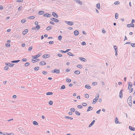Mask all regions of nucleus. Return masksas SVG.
Listing matches in <instances>:
<instances>
[{
    "mask_svg": "<svg viewBox=\"0 0 135 135\" xmlns=\"http://www.w3.org/2000/svg\"><path fill=\"white\" fill-rule=\"evenodd\" d=\"M52 73H56L57 74H59L60 73V71L59 70L56 69H55L54 70L52 71Z\"/></svg>",
    "mask_w": 135,
    "mask_h": 135,
    "instance_id": "1",
    "label": "nucleus"
},
{
    "mask_svg": "<svg viewBox=\"0 0 135 135\" xmlns=\"http://www.w3.org/2000/svg\"><path fill=\"white\" fill-rule=\"evenodd\" d=\"M51 20L53 21L56 22H58L59 21L57 19L54 18H51Z\"/></svg>",
    "mask_w": 135,
    "mask_h": 135,
    "instance_id": "2",
    "label": "nucleus"
},
{
    "mask_svg": "<svg viewBox=\"0 0 135 135\" xmlns=\"http://www.w3.org/2000/svg\"><path fill=\"white\" fill-rule=\"evenodd\" d=\"M65 22L67 23V24L70 26H72L73 25V22L71 21H66Z\"/></svg>",
    "mask_w": 135,
    "mask_h": 135,
    "instance_id": "3",
    "label": "nucleus"
},
{
    "mask_svg": "<svg viewBox=\"0 0 135 135\" xmlns=\"http://www.w3.org/2000/svg\"><path fill=\"white\" fill-rule=\"evenodd\" d=\"M41 55V54L40 53H39L35 56H32V57L34 58V59H35L37 58H38L40 57Z\"/></svg>",
    "mask_w": 135,
    "mask_h": 135,
    "instance_id": "4",
    "label": "nucleus"
},
{
    "mask_svg": "<svg viewBox=\"0 0 135 135\" xmlns=\"http://www.w3.org/2000/svg\"><path fill=\"white\" fill-rule=\"evenodd\" d=\"M43 16L44 17H50L51 16V14L48 13H46L44 14Z\"/></svg>",
    "mask_w": 135,
    "mask_h": 135,
    "instance_id": "5",
    "label": "nucleus"
},
{
    "mask_svg": "<svg viewBox=\"0 0 135 135\" xmlns=\"http://www.w3.org/2000/svg\"><path fill=\"white\" fill-rule=\"evenodd\" d=\"M5 64L7 66H8L9 67H11L13 66L14 64H11L10 63H5Z\"/></svg>",
    "mask_w": 135,
    "mask_h": 135,
    "instance_id": "6",
    "label": "nucleus"
},
{
    "mask_svg": "<svg viewBox=\"0 0 135 135\" xmlns=\"http://www.w3.org/2000/svg\"><path fill=\"white\" fill-rule=\"evenodd\" d=\"M118 119L117 117H116L115 118V122L116 124H120L121 123V122H119L118 121Z\"/></svg>",
    "mask_w": 135,
    "mask_h": 135,
    "instance_id": "7",
    "label": "nucleus"
},
{
    "mask_svg": "<svg viewBox=\"0 0 135 135\" xmlns=\"http://www.w3.org/2000/svg\"><path fill=\"white\" fill-rule=\"evenodd\" d=\"M127 26L128 27H134V25L133 24L131 23L130 24H128Z\"/></svg>",
    "mask_w": 135,
    "mask_h": 135,
    "instance_id": "8",
    "label": "nucleus"
},
{
    "mask_svg": "<svg viewBox=\"0 0 135 135\" xmlns=\"http://www.w3.org/2000/svg\"><path fill=\"white\" fill-rule=\"evenodd\" d=\"M52 15L53 16L56 18H58V15L55 12H53L52 13Z\"/></svg>",
    "mask_w": 135,
    "mask_h": 135,
    "instance_id": "9",
    "label": "nucleus"
},
{
    "mask_svg": "<svg viewBox=\"0 0 135 135\" xmlns=\"http://www.w3.org/2000/svg\"><path fill=\"white\" fill-rule=\"evenodd\" d=\"M128 89H129L130 88H131L132 86V83L131 82H129L128 83Z\"/></svg>",
    "mask_w": 135,
    "mask_h": 135,
    "instance_id": "10",
    "label": "nucleus"
},
{
    "mask_svg": "<svg viewBox=\"0 0 135 135\" xmlns=\"http://www.w3.org/2000/svg\"><path fill=\"white\" fill-rule=\"evenodd\" d=\"M74 33L75 35L78 36L79 34V32L78 31L75 30L74 32Z\"/></svg>",
    "mask_w": 135,
    "mask_h": 135,
    "instance_id": "11",
    "label": "nucleus"
},
{
    "mask_svg": "<svg viewBox=\"0 0 135 135\" xmlns=\"http://www.w3.org/2000/svg\"><path fill=\"white\" fill-rule=\"evenodd\" d=\"M79 59L81 61H82L84 62H86V60L84 58L82 57H80L79 58Z\"/></svg>",
    "mask_w": 135,
    "mask_h": 135,
    "instance_id": "12",
    "label": "nucleus"
},
{
    "mask_svg": "<svg viewBox=\"0 0 135 135\" xmlns=\"http://www.w3.org/2000/svg\"><path fill=\"white\" fill-rule=\"evenodd\" d=\"M28 32V30L27 29H26L24 31L22 32V33L23 35H25L26 33H27Z\"/></svg>",
    "mask_w": 135,
    "mask_h": 135,
    "instance_id": "13",
    "label": "nucleus"
},
{
    "mask_svg": "<svg viewBox=\"0 0 135 135\" xmlns=\"http://www.w3.org/2000/svg\"><path fill=\"white\" fill-rule=\"evenodd\" d=\"M46 64V62L44 61L41 62L40 63V65H44Z\"/></svg>",
    "mask_w": 135,
    "mask_h": 135,
    "instance_id": "14",
    "label": "nucleus"
},
{
    "mask_svg": "<svg viewBox=\"0 0 135 135\" xmlns=\"http://www.w3.org/2000/svg\"><path fill=\"white\" fill-rule=\"evenodd\" d=\"M50 56L48 54H45L43 56V57L44 58H46L49 57Z\"/></svg>",
    "mask_w": 135,
    "mask_h": 135,
    "instance_id": "15",
    "label": "nucleus"
},
{
    "mask_svg": "<svg viewBox=\"0 0 135 135\" xmlns=\"http://www.w3.org/2000/svg\"><path fill=\"white\" fill-rule=\"evenodd\" d=\"M74 1L78 4H80L81 5L82 4V2L79 0H74Z\"/></svg>",
    "mask_w": 135,
    "mask_h": 135,
    "instance_id": "16",
    "label": "nucleus"
},
{
    "mask_svg": "<svg viewBox=\"0 0 135 135\" xmlns=\"http://www.w3.org/2000/svg\"><path fill=\"white\" fill-rule=\"evenodd\" d=\"M127 102L128 103L129 102H132L131 101V96H129L127 99Z\"/></svg>",
    "mask_w": 135,
    "mask_h": 135,
    "instance_id": "17",
    "label": "nucleus"
},
{
    "mask_svg": "<svg viewBox=\"0 0 135 135\" xmlns=\"http://www.w3.org/2000/svg\"><path fill=\"white\" fill-rule=\"evenodd\" d=\"M95 122V120H93L89 125V127H91L94 124V123Z\"/></svg>",
    "mask_w": 135,
    "mask_h": 135,
    "instance_id": "18",
    "label": "nucleus"
},
{
    "mask_svg": "<svg viewBox=\"0 0 135 135\" xmlns=\"http://www.w3.org/2000/svg\"><path fill=\"white\" fill-rule=\"evenodd\" d=\"M129 129L131 131H135V128L131 126H129Z\"/></svg>",
    "mask_w": 135,
    "mask_h": 135,
    "instance_id": "19",
    "label": "nucleus"
},
{
    "mask_svg": "<svg viewBox=\"0 0 135 135\" xmlns=\"http://www.w3.org/2000/svg\"><path fill=\"white\" fill-rule=\"evenodd\" d=\"M85 87L86 88L88 89H90L91 88L90 86L89 85L87 84L85 85Z\"/></svg>",
    "mask_w": 135,
    "mask_h": 135,
    "instance_id": "20",
    "label": "nucleus"
},
{
    "mask_svg": "<svg viewBox=\"0 0 135 135\" xmlns=\"http://www.w3.org/2000/svg\"><path fill=\"white\" fill-rule=\"evenodd\" d=\"M20 61V60H16L12 61H11V62L13 63H18Z\"/></svg>",
    "mask_w": 135,
    "mask_h": 135,
    "instance_id": "21",
    "label": "nucleus"
},
{
    "mask_svg": "<svg viewBox=\"0 0 135 135\" xmlns=\"http://www.w3.org/2000/svg\"><path fill=\"white\" fill-rule=\"evenodd\" d=\"M96 7L98 9H100V4L99 3H97L96 5Z\"/></svg>",
    "mask_w": 135,
    "mask_h": 135,
    "instance_id": "22",
    "label": "nucleus"
},
{
    "mask_svg": "<svg viewBox=\"0 0 135 135\" xmlns=\"http://www.w3.org/2000/svg\"><path fill=\"white\" fill-rule=\"evenodd\" d=\"M98 100V99H96V98H95V99H94L93 100V104H95V103H96Z\"/></svg>",
    "mask_w": 135,
    "mask_h": 135,
    "instance_id": "23",
    "label": "nucleus"
},
{
    "mask_svg": "<svg viewBox=\"0 0 135 135\" xmlns=\"http://www.w3.org/2000/svg\"><path fill=\"white\" fill-rule=\"evenodd\" d=\"M93 109V108L91 107H89L88 108V109L87 110V112H89L90 110H91Z\"/></svg>",
    "mask_w": 135,
    "mask_h": 135,
    "instance_id": "24",
    "label": "nucleus"
},
{
    "mask_svg": "<svg viewBox=\"0 0 135 135\" xmlns=\"http://www.w3.org/2000/svg\"><path fill=\"white\" fill-rule=\"evenodd\" d=\"M65 118L66 119H70V120H72L73 119V118L69 116H65Z\"/></svg>",
    "mask_w": 135,
    "mask_h": 135,
    "instance_id": "25",
    "label": "nucleus"
},
{
    "mask_svg": "<svg viewBox=\"0 0 135 135\" xmlns=\"http://www.w3.org/2000/svg\"><path fill=\"white\" fill-rule=\"evenodd\" d=\"M44 11H40L38 12V14L39 15H42L44 13Z\"/></svg>",
    "mask_w": 135,
    "mask_h": 135,
    "instance_id": "26",
    "label": "nucleus"
},
{
    "mask_svg": "<svg viewBox=\"0 0 135 135\" xmlns=\"http://www.w3.org/2000/svg\"><path fill=\"white\" fill-rule=\"evenodd\" d=\"M33 123L34 125H37L38 124V123L35 121H33Z\"/></svg>",
    "mask_w": 135,
    "mask_h": 135,
    "instance_id": "27",
    "label": "nucleus"
},
{
    "mask_svg": "<svg viewBox=\"0 0 135 135\" xmlns=\"http://www.w3.org/2000/svg\"><path fill=\"white\" fill-rule=\"evenodd\" d=\"M67 54L68 55H69L70 56H74V55L72 54L71 53L68 52L67 53Z\"/></svg>",
    "mask_w": 135,
    "mask_h": 135,
    "instance_id": "28",
    "label": "nucleus"
},
{
    "mask_svg": "<svg viewBox=\"0 0 135 135\" xmlns=\"http://www.w3.org/2000/svg\"><path fill=\"white\" fill-rule=\"evenodd\" d=\"M76 67L78 68H82V65L80 64H79L77 65Z\"/></svg>",
    "mask_w": 135,
    "mask_h": 135,
    "instance_id": "29",
    "label": "nucleus"
},
{
    "mask_svg": "<svg viewBox=\"0 0 135 135\" xmlns=\"http://www.w3.org/2000/svg\"><path fill=\"white\" fill-rule=\"evenodd\" d=\"M53 94V93L52 92H48L46 93V94L47 95H52Z\"/></svg>",
    "mask_w": 135,
    "mask_h": 135,
    "instance_id": "30",
    "label": "nucleus"
},
{
    "mask_svg": "<svg viewBox=\"0 0 135 135\" xmlns=\"http://www.w3.org/2000/svg\"><path fill=\"white\" fill-rule=\"evenodd\" d=\"M35 18V17L33 16H31L28 17V18L30 19H33Z\"/></svg>",
    "mask_w": 135,
    "mask_h": 135,
    "instance_id": "31",
    "label": "nucleus"
},
{
    "mask_svg": "<svg viewBox=\"0 0 135 135\" xmlns=\"http://www.w3.org/2000/svg\"><path fill=\"white\" fill-rule=\"evenodd\" d=\"M74 73L77 74H79L80 73V71L79 70H76L75 71Z\"/></svg>",
    "mask_w": 135,
    "mask_h": 135,
    "instance_id": "32",
    "label": "nucleus"
},
{
    "mask_svg": "<svg viewBox=\"0 0 135 135\" xmlns=\"http://www.w3.org/2000/svg\"><path fill=\"white\" fill-rule=\"evenodd\" d=\"M75 113L76 115L78 116H79L80 115V113L77 111H75Z\"/></svg>",
    "mask_w": 135,
    "mask_h": 135,
    "instance_id": "33",
    "label": "nucleus"
},
{
    "mask_svg": "<svg viewBox=\"0 0 135 135\" xmlns=\"http://www.w3.org/2000/svg\"><path fill=\"white\" fill-rule=\"evenodd\" d=\"M25 134L26 135H30V133L28 131H25Z\"/></svg>",
    "mask_w": 135,
    "mask_h": 135,
    "instance_id": "34",
    "label": "nucleus"
},
{
    "mask_svg": "<svg viewBox=\"0 0 135 135\" xmlns=\"http://www.w3.org/2000/svg\"><path fill=\"white\" fill-rule=\"evenodd\" d=\"M51 26H49L46 28V29L47 30H49L51 28Z\"/></svg>",
    "mask_w": 135,
    "mask_h": 135,
    "instance_id": "35",
    "label": "nucleus"
},
{
    "mask_svg": "<svg viewBox=\"0 0 135 135\" xmlns=\"http://www.w3.org/2000/svg\"><path fill=\"white\" fill-rule=\"evenodd\" d=\"M116 47L117 46H114V47L115 52H117L118 51V48L117 47L115 48V47Z\"/></svg>",
    "mask_w": 135,
    "mask_h": 135,
    "instance_id": "36",
    "label": "nucleus"
},
{
    "mask_svg": "<svg viewBox=\"0 0 135 135\" xmlns=\"http://www.w3.org/2000/svg\"><path fill=\"white\" fill-rule=\"evenodd\" d=\"M62 38V36L61 35H59L58 37V39L60 41Z\"/></svg>",
    "mask_w": 135,
    "mask_h": 135,
    "instance_id": "37",
    "label": "nucleus"
},
{
    "mask_svg": "<svg viewBox=\"0 0 135 135\" xmlns=\"http://www.w3.org/2000/svg\"><path fill=\"white\" fill-rule=\"evenodd\" d=\"M65 88V85H63L61 86L60 89H63Z\"/></svg>",
    "mask_w": 135,
    "mask_h": 135,
    "instance_id": "38",
    "label": "nucleus"
},
{
    "mask_svg": "<svg viewBox=\"0 0 135 135\" xmlns=\"http://www.w3.org/2000/svg\"><path fill=\"white\" fill-rule=\"evenodd\" d=\"M40 68L39 67H36L34 68V70L35 71H37Z\"/></svg>",
    "mask_w": 135,
    "mask_h": 135,
    "instance_id": "39",
    "label": "nucleus"
},
{
    "mask_svg": "<svg viewBox=\"0 0 135 135\" xmlns=\"http://www.w3.org/2000/svg\"><path fill=\"white\" fill-rule=\"evenodd\" d=\"M77 107L79 109H82L83 108L82 106L80 105H78Z\"/></svg>",
    "mask_w": 135,
    "mask_h": 135,
    "instance_id": "40",
    "label": "nucleus"
},
{
    "mask_svg": "<svg viewBox=\"0 0 135 135\" xmlns=\"http://www.w3.org/2000/svg\"><path fill=\"white\" fill-rule=\"evenodd\" d=\"M22 9V6L18 8V11H20Z\"/></svg>",
    "mask_w": 135,
    "mask_h": 135,
    "instance_id": "41",
    "label": "nucleus"
},
{
    "mask_svg": "<svg viewBox=\"0 0 135 135\" xmlns=\"http://www.w3.org/2000/svg\"><path fill=\"white\" fill-rule=\"evenodd\" d=\"M5 45L6 47H9L11 46L10 44L9 43H7L5 44Z\"/></svg>",
    "mask_w": 135,
    "mask_h": 135,
    "instance_id": "42",
    "label": "nucleus"
},
{
    "mask_svg": "<svg viewBox=\"0 0 135 135\" xmlns=\"http://www.w3.org/2000/svg\"><path fill=\"white\" fill-rule=\"evenodd\" d=\"M40 26L39 25H37L36 26V27H35V28L37 29V30L40 28Z\"/></svg>",
    "mask_w": 135,
    "mask_h": 135,
    "instance_id": "43",
    "label": "nucleus"
},
{
    "mask_svg": "<svg viewBox=\"0 0 135 135\" xmlns=\"http://www.w3.org/2000/svg\"><path fill=\"white\" fill-rule=\"evenodd\" d=\"M26 21V20L25 19H23L22 20H21V22L22 23H24Z\"/></svg>",
    "mask_w": 135,
    "mask_h": 135,
    "instance_id": "44",
    "label": "nucleus"
},
{
    "mask_svg": "<svg viewBox=\"0 0 135 135\" xmlns=\"http://www.w3.org/2000/svg\"><path fill=\"white\" fill-rule=\"evenodd\" d=\"M118 15L117 13H116L115 14V18L116 19H117L118 18Z\"/></svg>",
    "mask_w": 135,
    "mask_h": 135,
    "instance_id": "45",
    "label": "nucleus"
},
{
    "mask_svg": "<svg viewBox=\"0 0 135 135\" xmlns=\"http://www.w3.org/2000/svg\"><path fill=\"white\" fill-rule=\"evenodd\" d=\"M29 64L30 63L29 62H27L25 64V66H28L29 65Z\"/></svg>",
    "mask_w": 135,
    "mask_h": 135,
    "instance_id": "46",
    "label": "nucleus"
},
{
    "mask_svg": "<svg viewBox=\"0 0 135 135\" xmlns=\"http://www.w3.org/2000/svg\"><path fill=\"white\" fill-rule=\"evenodd\" d=\"M53 103V102L51 100H50L49 102V104L50 105H52V104Z\"/></svg>",
    "mask_w": 135,
    "mask_h": 135,
    "instance_id": "47",
    "label": "nucleus"
},
{
    "mask_svg": "<svg viewBox=\"0 0 135 135\" xmlns=\"http://www.w3.org/2000/svg\"><path fill=\"white\" fill-rule=\"evenodd\" d=\"M70 110L71 111H72V112H74L75 111V109L74 108H72L71 109H70Z\"/></svg>",
    "mask_w": 135,
    "mask_h": 135,
    "instance_id": "48",
    "label": "nucleus"
},
{
    "mask_svg": "<svg viewBox=\"0 0 135 135\" xmlns=\"http://www.w3.org/2000/svg\"><path fill=\"white\" fill-rule=\"evenodd\" d=\"M71 81V80L69 79H67L66 80V82L68 83H70Z\"/></svg>",
    "mask_w": 135,
    "mask_h": 135,
    "instance_id": "49",
    "label": "nucleus"
},
{
    "mask_svg": "<svg viewBox=\"0 0 135 135\" xmlns=\"http://www.w3.org/2000/svg\"><path fill=\"white\" fill-rule=\"evenodd\" d=\"M85 97L86 98H88L89 97V95L87 94H85Z\"/></svg>",
    "mask_w": 135,
    "mask_h": 135,
    "instance_id": "50",
    "label": "nucleus"
},
{
    "mask_svg": "<svg viewBox=\"0 0 135 135\" xmlns=\"http://www.w3.org/2000/svg\"><path fill=\"white\" fill-rule=\"evenodd\" d=\"M27 59L26 58H23L22 60V61L24 62H26L27 61Z\"/></svg>",
    "mask_w": 135,
    "mask_h": 135,
    "instance_id": "51",
    "label": "nucleus"
},
{
    "mask_svg": "<svg viewBox=\"0 0 135 135\" xmlns=\"http://www.w3.org/2000/svg\"><path fill=\"white\" fill-rule=\"evenodd\" d=\"M99 94H96V95L95 98H96V99H98V98L99 97Z\"/></svg>",
    "mask_w": 135,
    "mask_h": 135,
    "instance_id": "52",
    "label": "nucleus"
},
{
    "mask_svg": "<svg viewBox=\"0 0 135 135\" xmlns=\"http://www.w3.org/2000/svg\"><path fill=\"white\" fill-rule=\"evenodd\" d=\"M119 3V1H116L114 3V4L115 5H118Z\"/></svg>",
    "mask_w": 135,
    "mask_h": 135,
    "instance_id": "53",
    "label": "nucleus"
},
{
    "mask_svg": "<svg viewBox=\"0 0 135 135\" xmlns=\"http://www.w3.org/2000/svg\"><path fill=\"white\" fill-rule=\"evenodd\" d=\"M101 111V110L100 109H99V110H98L96 112V113L97 114H100V112Z\"/></svg>",
    "mask_w": 135,
    "mask_h": 135,
    "instance_id": "54",
    "label": "nucleus"
},
{
    "mask_svg": "<svg viewBox=\"0 0 135 135\" xmlns=\"http://www.w3.org/2000/svg\"><path fill=\"white\" fill-rule=\"evenodd\" d=\"M97 82H94L92 83V85H95L97 84Z\"/></svg>",
    "mask_w": 135,
    "mask_h": 135,
    "instance_id": "55",
    "label": "nucleus"
},
{
    "mask_svg": "<svg viewBox=\"0 0 135 135\" xmlns=\"http://www.w3.org/2000/svg\"><path fill=\"white\" fill-rule=\"evenodd\" d=\"M32 48H33V47H32V46L29 47V48H28V50L29 51H31L32 50Z\"/></svg>",
    "mask_w": 135,
    "mask_h": 135,
    "instance_id": "56",
    "label": "nucleus"
},
{
    "mask_svg": "<svg viewBox=\"0 0 135 135\" xmlns=\"http://www.w3.org/2000/svg\"><path fill=\"white\" fill-rule=\"evenodd\" d=\"M40 60V59H36V60H33L32 61H34V62H36L37 61H39Z\"/></svg>",
    "mask_w": 135,
    "mask_h": 135,
    "instance_id": "57",
    "label": "nucleus"
},
{
    "mask_svg": "<svg viewBox=\"0 0 135 135\" xmlns=\"http://www.w3.org/2000/svg\"><path fill=\"white\" fill-rule=\"evenodd\" d=\"M119 97L120 98H122L123 97V94H119Z\"/></svg>",
    "mask_w": 135,
    "mask_h": 135,
    "instance_id": "58",
    "label": "nucleus"
},
{
    "mask_svg": "<svg viewBox=\"0 0 135 135\" xmlns=\"http://www.w3.org/2000/svg\"><path fill=\"white\" fill-rule=\"evenodd\" d=\"M81 44L82 45H86V43L85 42H83L81 43Z\"/></svg>",
    "mask_w": 135,
    "mask_h": 135,
    "instance_id": "59",
    "label": "nucleus"
},
{
    "mask_svg": "<svg viewBox=\"0 0 135 135\" xmlns=\"http://www.w3.org/2000/svg\"><path fill=\"white\" fill-rule=\"evenodd\" d=\"M8 69V67L7 66H5L4 68V69L5 70H7Z\"/></svg>",
    "mask_w": 135,
    "mask_h": 135,
    "instance_id": "60",
    "label": "nucleus"
},
{
    "mask_svg": "<svg viewBox=\"0 0 135 135\" xmlns=\"http://www.w3.org/2000/svg\"><path fill=\"white\" fill-rule=\"evenodd\" d=\"M131 45L133 47H134L135 46V43L134 44H131Z\"/></svg>",
    "mask_w": 135,
    "mask_h": 135,
    "instance_id": "61",
    "label": "nucleus"
},
{
    "mask_svg": "<svg viewBox=\"0 0 135 135\" xmlns=\"http://www.w3.org/2000/svg\"><path fill=\"white\" fill-rule=\"evenodd\" d=\"M83 105V106L85 107L87 105V104L85 103H84L82 104Z\"/></svg>",
    "mask_w": 135,
    "mask_h": 135,
    "instance_id": "62",
    "label": "nucleus"
},
{
    "mask_svg": "<svg viewBox=\"0 0 135 135\" xmlns=\"http://www.w3.org/2000/svg\"><path fill=\"white\" fill-rule=\"evenodd\" d=\"M43 74H44L46 75L47 73V72L45 71H44L43 72Z\"/></svg>",
    "mask_w": 135,
    "mask_h": 135,
    "instance_id": "63",
    "label": "nucleus"
},
{
    "mask_svg": "<svg viewBox=\"0 0 135 135\" xmlns=\"http://www.w3.org/2000/svg\"><path fill=\"white\" fill-rule=\"evenodd\" d=\"M54 42L53 41H50L49 42V43L50 44H52Z\"/></svg>",
    "mask_w": 135,
    "mask_h": 135,
    "instance_id": "64",
    "label": "nucleus"
}]
</instances>
